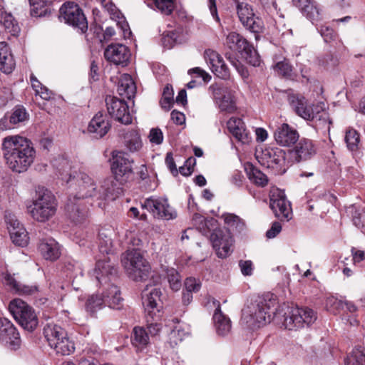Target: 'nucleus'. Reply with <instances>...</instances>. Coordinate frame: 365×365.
I'll return each instance as SVG.
<instances>
[{
	"label": "nucleus",
	"instance_id": "obj_1",
	"mask_svg": "<svg viewBox=\"0 0 365 365\" xmlns=\"http://www.w3.org/2000/svg\"><path fill=\"white\" fill-rule=\"evenodd\" d=\"M2 150L6 163L13 172H26L34 163L36 152L33 143L21 135L5 137Z\"/></svg>",
	"mask_w": 365,
	"mask_h": 365
},
{
	"label": "nucleus",
	"instance_id": "obj_2",
	"mask_svg": "<svg viewBox=\"0 0 365 365\" xmlns=\"http://www.w3.org/2000/svg\"><path fill=\"white\" fill-rule=\"evenodd\" d=\"M75 195L69 197L66 205L68 217L76 224L83 222L88 217V210L82 205L81 199L96 197L98 190L93 179L86 173H80L76 181Z\"/></svg>",
	"mask_w": 365,
	"mask_h": 365
},
{
	"label": "nucleus",
	"instance_id": "obj_3",
	"mask_svg": "<svg viewBox=\"0 0 365 365\" xmlns=\"http://www.w3.org/2000/svg\"><path fill=\"white\" fill-rule=\"evenodd\" d=\"M276 304L272 294H268L259 297L255 303L242 309L241 325L248 329H255L269 322L271 311Z\"/></svg>",
	"mask_w": 365,
	"mask_h": 365
},
{
	"label": "nucleus",
	"instance_id": "obj_4",
	"mask_svg": "<svg viewBox=\"0 0 365 365\" xmlns=\"http://www.w3.org/2000/svg\"><path fill=\"white\" fill-rule=\"evenodd\" d=\"M289 101L296 113L306 120L312 121L320 128L330 129L331 121L324 103L309 106L302 95H291Z\"/></svg>",
	"mask_w": 365,
	"mask_h": 365
},
{
	"label": "nucleus",
	"instance_id": "obj_5",
	"mask_svg": "<svg viewBox=\"0 0 365 365\" xmlns=\"http://www.w3.org/2000/svg\"><path fill=\"white\" fill-rule=\"evenodd\" d=\"M57 206L56 198L51 191L43 186H38L31 205L28 207V212L35 221L46 222L55 215Z\"/></svg>",
	"mask_w": 365,
	"mask_h": 365
},
{
	"label": "nucleus",
	"instance_id": "obj_6",
	"mask_svg": "<svg viewBox=\"0 0 365 365\" xmlns=\"http://www.w3.org/2000/svg\"><path fill=\"white\" fill-rule=\"evenodd\" d=\"M121 262L129 277L136 281H145L150 273V266L138 250H128L122 255Z\"/></svg>",
	"mask_w": 365,
	"mask_h": 365
},
{
	"label": "nucleus",
	"instance_id": "obj_7",
	"mask_svg": "<svg viewBox=\"0 0 365 365\" xmlns=\"http://www.w3.org/2000/svg\"><path fill=\"white\" fill-rule=\"evenodd\" d=\"M9 310L15 321L24 329L32 331L38 324L35 310L21 299H14L9 304Z\"/></svg>",
	"mask_w": 365,
	"mask_h": 365
},
{
	"label": "nucleus",
	"instance_id": "obj_8",
	"mask_svg": "<svg viewBox=\"0 0 365 365\" xmlns=\"http://www.w3.org/2000/svg\"><path fill=\"white\" fill-rule=\"evenodd\" d=\"M316 319V313L312 309L292 305L284 312L283 324L286 329L292 330L303 327L304 324L309 325Z\"/></svg>",
	"mask_w": 365,
	"mask_h": 365
},
{
	"label": "nucleus",
	"instance_id": "obj_9",
	"mask_svg": "<svg viewBox=\"0 0 365 365\" xmlns=\"http://www.w3.org/2000/svg\"><path fill=\"white\" fill-rule=\"evenodd\" d=\"M59 19L66 24L85 33L88 29L86 18L78 4L73 2H66L60 8Z\"/></svg>",
	"mask_w": 365,
	"mask_h": 365
},
{
	"label": "nucleus",
	"instance_id": "obj_10",
	"mask_svg": "<svg viewBox=\"0 0 365 365\" xmlns=\"http://www.w3.org/2000/svg\"><path fill=\"white\" fill-rule=\"evenodd\" d=\"M133 160L129 158L127 153L121 151L112 153L111 171L116 181L123 184L131 178Z\"/></svg>",
	"mask_w": 365,
	"mask_h": 365
},
{
	"label": "nucleus",
	"instance_id": "obj_11",
	"mask_svg": "<svg viewBox=\"0 0 365 365\" xmlns=\"http://www.w3.org/2000/svg\"><path fill=\"white\" fill-rule=\"evenodd\" d=\"M209 91L220 111L228 113L236 111V97L232 90L220 84L214 83L210 86Z\"/></svg>",
	"mask_w": 365,
	"mask_h": 365
},
{
	"label": "nucleus",
	"instance_id": "obj_12",
	"mask_svg": "<svg viewBox=\"0 0 365 365\" xmlns=\"http://www.w3.org/2000/svg\"><path fill=\"white\" fill-rule=\"evenodd\" d=\"M4 219L12 242L20 247L26 246L29 237L24 225L19 222L14 214L8 211L5 213Z\"/></svg>",
	"mask_w": 365,
	"mask_h": 365
},
{
	"label": "nucleus",
	"instance_id": "obj_13",
	"mask_svg": "<svg viewBox=\"0 0 365 365\" xmlns=\"http://www.w3.org/2000/svg\"><path fill=\"white\" fill-rule=\"evenodd\" d=\"M143 207L158 218L169 220L177 217L176 212L169 205L168 200L163 197H151L148 198L145 200Z\"/></svg>",
	"mask_w": 365,
	"mask_h": 365
},
{
	"label": "nucleus",
	"instance_id": "obj_14",
	"mask_svg": "<svg viewBox=\"0 0 365 365\" xmlns=\"http://www.w3.org/2000/svg\"><path fill=\"white\" fill-rule=\"evenodd\" d=\"M161 294L160 289L157 287L151 289L147 287L143 290L142 299L146 317H149L152 319L160 317Z\"/></svg>",
	"mask_w": 365,
	"mask_h": 365
},
{
	"label": "nucleus",
	"instance_id": "obj_15",
	"mask_svg": "<svg viewBox=\"0 0 365 365\" xmlns=\"http://www.w3.org/2000/svg\"><path fill=\"white\" fill-rule=\"evenodd\" d=\"M106 103L109 115L115 120L125 125L132 123V116L124 100L108 96L106 98Z\"/></svg>",
	"mask_w": 365,
	"mask_h": 365
},
{
	"label": "nucleus",
	"instance_id": "obj_16",
	"mask_svg": "<svg viewBox=\"0 0 365 365\" xmlns=\"http://www.w3.org/2000/svg\"><path fill=\"white\" fill-rule=\"evenodd\" d=\"M317 153V149L312 140L302 138L296 143L293 149L288 152L289 160L291 163H300L310 160Z\"/></svg>",
	"mask_w": 365,
	"mask_h": 365
},
{
	"label": "nucleus",
	"instance_id": "obj_17",
	"mask_svg": "<svg viewBox=\"0 0 365 365\" xmlns=\"http://www.w3.org/2000/svg\"><path fill=\"white\" fill-rule=\"evenodd\" d=\"M210 240L219 257L225 258L232 252L233 239L229 231L215 230Z\"/></svg>",
	"mask_w": 365,
	"mask_h": 365
},
{
	"label": "nucleus",
	"instance_id": "obj_18",
	"mask_svg": "<svg viewBox=\"0 0 365 365\" xmlns=\"http://www.w3.org/2000/svg\"><path fill=\"white\" fill-rule=\"evenodd\" d=\"M237 14L244 26L253 33H259L262 30V21L256 17L251 6L247 3L237 4Z\"/></svg>",
	"mask_w": 365,
	"mask_h": 365
},
{
	"label": "nucleus",
	"instance_id": "obj_19",
	"mask_svg": "<svg viewBox=\"0 0 365 365\" xmlns=\"http://www.w3.org/2000/svg\"><path fill=\"white\" fill-rule=\"evenodd\" d=\"M0 341L16 349L21 344L19 333L14 324L6 318L0 319Z\"/></svg>",
	"mask_w": 365,
	"mask_h": 365
},
{
	"label": "nucleus",
	"instance_id": "obj_20",
	"mask_svg": "<svg viewBox=\"0 0 365 365\" xmlns=\"http://www.w3.org/2000/svg\"><path fill=\"white\" fill-rule=\"evenodd\" d=\"M270 208L279 218H291L292 209L284 193L281 190L273 192L270 196Z\"/></svg>",
	"mask_w": 365,
	"mask_h": 365
},
{
	"label": "nucleus",
	"instance_id": "obj_21",
	"mask_svg": "<svg viewBox=\"0 0 365 365\" xmlns=\"http://www.w3.org/2000/svg\"><path fill=\"white\" fill-rule=\"evenodd\" d=\"M106 59L115 65L125 66L127 65L130 53L125 45L120 43L110 44L104 51Z\"/></svg>",
	"mask_w": 365,
	"mask_h": 365
},
{
	"label": "nucleus",
	"instance_id": "obj_22",
	"mask_svg": "<svg viewBox=\"0 0 365 365\" xmlns=\"http://www.w3.org/2000/svg\"><path fill=\"white\" fill-rule=\"evenodd\" d=\"M205 58L215 76L222 79L230 77V71L222 57L216 51L208 49L205 51Z\"/></svg>",
	"mask_w": 365,
	"mask_h": 365
},
{
	"label": "nucleus",
	"instance_id": "obj_23",
	"mask_svg": "<svg viewBox=\"0 0 365 365\" xmlns=\"http://www.w3.org/2000/svg\"><path fill=\"white\" fill-rule=\"evenodd\" d=\"M274 138L278 145L290 147L299 140V135L295 128L287 123H282L275 129Z\"/></svg>",
	"mask_w": 365,
	"mask_h": 365
},
{
	"label": "nucleus",
	"instance_id": "obj_24",
	"mask_svg": "<svg viewBox=\"0 0 365 365\" xmlns=\"http://www.w3.org/2000/svg\"><path fill=\"white\" fill-rule=\"evenodd\" d=\"M230 133L242 144H248L252 140L250 133L247 130L243 120L237 117L230 118L227 122Z\"/></svg>",
	"mask_w": 365,
	"mask_h": 365
},
{
	"label": "nucleus",
	"instance_id": "obj_25",
	"mask_svg": "<svg viewBox=\"0 0 365 365\" xmlns=\"http://www.w3.org/2000/svg\"><path fill=\"white\" fill-rule=\"evenodd\" d=\"M326 305L329 308H333L336 310L341 309L345 312L350 313L353 316L349 320L350 324L351 326L359 324V322L356 317L358 307L354 302L348 300L339 299L334 297H329L327 299Z\"/></svg>",
	"mask_w": 365,
	"mask_h": 365
},
{
	"label": "nucleus",
	"instance_id": "obj_26",
	"mask_svg": "<svg viewBox=\"0 0 365 365\" xmlns=\"http://www.w3.org/2000/svg\"><path fill=\"white\" fill-rule=\"evenodd\" d=\"M121 192L122 189L113 179H106L98 190V200H100L98 206L103 207L105 205L103 202V200L107 199L113 200L121 194Z\"/></svg>",
	"mask_w": 365,
	"mask_h": 365
},
{
	"label": "nucleus",
	"instance_id": "obj_27",
	"mask_svg": "<svg viewBox=\"0 0 365 365\" xmlns=\"http://www.w3.org/2000/svg\"><path fill=\"white\" fill-rule=\"evenodd\" d=\"M116 273L117 269L114 264L110 263L109 257L104 256L103 259L97 261L94 274L96 279L100 283L103 282L106 283L110 276H115Z\"/></svg>",
	"mask_w": 365,
	"mask_h": 365
},
{
	"label": "nucleus",
	"instance_id": "obj_28",
	"mask_svg": "<svg viewBox=\"0 0 365 365\" xmlns=\"http://www.w3.org/2000/svg\"><path fill=\"white\" fill-rule=\"evenodd\" d=\"M42 257L49 261H55L61 256L60 245L53 238L44 239L38 245Z\"/></svg>",
	"mask_w": 365,
	"mask_h": 365
},
{
	"label": "nucleus",
	"instance_id": "obj_29",
	"mask_svg": "<svg viewBox=\"0 0 365 365\" xmlns=\"http://www.w3.org/2000/svg\"><path fill=\"white\" fill-rule=\"evenodd\" d=\"M109 121L101 113H98L90 121L88 126V132L93 133L95 138L103 137L109 130Z\"/></svg>",
	"mask_w": 365,
	"mask_h": 365
},
{
	"label": "nucleus",
	"instance_id": "obj_30",
	"mask_svg": "<svg viewBox=\"0 0 365 365\" xmlns=\"http://www.w3.org/2000/svg\"><path fill=\"white\" fill-rule=\"evenodd\" d=\"M262 160H266L268 168L281 167L287 160L285 151L278 148L266 149L262 152Z\"/></svg>",
	"mask_w": 365,
	"mask_h": 365
},
{
	"label": "nucleus",
	"instance_id": "obj_31",
	"mask_svg": "<svg viewBox=\"0 0 365 365\" xmlns=\"http://www.w3.org/2000/svg\"><path fill=\"white\" fill-rule=\"evenodd\" d=\"M217 307L213 314L214 325L218 335L225 336L231 331V321L230 318L221 311L219 302H217Z\"/></svg>",
	"mask_w": 365,
	"mask_h": 365
},
{
	"label": "nucleus",
	"instance_id": "obj_32",
	"mask_svg": "<svg viewBox=\"0 0 365 365\" xmlns=\"http://www.w3.org/2000/svg\"><path fill=\"white\" fill-rule=\"evenodd\" d=\"M104 303L114 309H120L123 307V299L120 296V291L117 286L110 285L103 293Z\"/></svg>",
	"mask_w": 365,
	"mask_h": 365
},
{
	"label": "nucleus",
	"instance_id": "obj_33",
	"mask_svg": "<svg viewBox=\"0 0 365 365\" xmlns=\"http://www.w3.org/2000/svg\"><path fill=\"white\" fill-rule=\"evenodd\" d=\"M0 25L3 26L5 31L11 36H16L20 32L19 24L12 14L6 12L1 6H0Z\"/></svg>",
	"mask_w": 365,
	"mask_h": 365
},
{
	"label": "nucleus",
	"instance_id": "obj_34",
	"mask_svg": "<svg viewBox=\"0 0 365 365\" xmlns=\"http://www.w3.org/2000/svg\"><path fill=\"white\" fill-rule=\"evenodd\" d=\"M136 91L135 84L132 77L127 73L123 74L119 80L118 93L128 99L134 96Z\"/></svg>",
	"mask_w": 365,
	"mask_h": 365
},
{
	"label": "nucleus",
	"instance_id": "obj_35",
	"mask_svg": "<svg viewBox=\"0 0 365 365\" xmlns=\"http://www.w3.org/2000/svg\"><path fill=\"white\" fill-rule=\"evenodd\" d=\"M66 333V331L61 327L54 324H47L43 328L44 336L50 346L60 341Z\"/></svg>",
	"mask_w": 365,
	"mask_h": 365
},
{
	"label": "nucleus",
	"instance_id": "obj_36",
	"mask_svg": "<svg viewBox=\"0 0 365 365\" xmlns=\"http://www.w3.org/2000/svg\"><path fill=\"white\" fill-rule=\"evenodd\" d=\"M249 42L239 34L232 31L227 36L225 41V46L234 51L241 52L247 46Z\"/></svg>",
	"mask_w": 365,
	"mask_h": 365
},
{
	"label": "nucleus",
	"instance_id": "obj_37",
	"mask_svg": "<svg viewBox=\"0 0 365 365\" xmlns=\"http://www.w3.org/2000/svg\"><path fill=\"white\" fill-rule=\"evenodd\" d=\"M189 328L185 324L178 323L172 329L168 336V343L171 347H175L188 334Z\"/></svg>",
	"mask_w": 365,
	"mask_h": 365
},
{
	"label": "nucleus",
	"instance_id": "obj_38",
	"mask_svg": "<svg viewBox=\"0 0 365 365\" xmlns=\"http://www.w3.org/2000/svg\"><path fill=\"white\" fill-rule=\"evenodd\" d=\"M124 145L132 153L140 150L143 143L139 133L135 130L128 131L124 135Z\"/></svg>",
	"mask_w": 365,
	"mask_h": 365
},
{
	"label": "nucleus",
	"instance_id": "obj_39",
	"mask_svg": "<svg viewBox=\"0 0 365 365\" xmlns=\"http://www.w3.org/2000/svg\"><path fill=\"white\" fill-rule=\"evenodd\" d=\"M113 231L109 229H102L98 234V248L103 255H109L112 251L113 241L111 236Z\"/></svg>",
	"mask_w": 365,
	"mask_h": 365
},
{
	"label": "nucleus",
	"instance_id": "obj_40",
	"mask_svg": "<svg viewBox=\"0 0 365 365\" xmlns=\"http://www.w3.org/2000/svg\"><path fill=\"white\" fill-rule=\"evenodd\" d=\"M245 170L248 178L255 185L261 187H264L267 185V177L252 164L247 165Z\"/></svg>",
	"mask_w": 365,
	"mask_h": 365
},
{
	"label": "nucleus",
	"instance_id": "obj_41",
	"mask_svg": "<svg viewBox=\"0 0 365 365\" xmlns=\"http://www.w3.org/2000/svg\"><path fill=\"white\" fill-rule=\"evenodd\" d=\"M31 14L34 16H44L51 11V0H29Z\"/></svg>",
	"mask_w": 365,
	"mask_h": 365
},
{
	"label": "nucleus",
	"instance_id": "obj_42",
	"mask_svg": "<svg viewBox=\"0 0 365 365\" xmlns=\"http://www.w3.org/2000/svg\"><path fill=\"white\" fill-rule=\"evenodd\" d=\"M58 354L65 356L72 354L75 350L74 344L68 337L67 333L66 335L61 338L53 346H51Z\"/></svg>",
	"mask_w": 365,
	"mask_h": 365
},
{
	"label": "nucleus",
	"instance_id": "obj_43",
	"mask_svg": "<svg viewBox=\"0 0 365 365\" xmlns=\"http://www.w3.org/2000/svg\"><path fill=\"white\" fill-rule=\"evenodd\" d=\"M346 365H365V348L355 347L344 360Z\"/></svg>",
	"mask_w": 365,
	"mask_h": 365
},
{
	"label": "nucleus",
	"instance_id": "obj_44",
	"mask_svg": "<svg viewBox=\"0 0 365 365\" xmlns=\"http://www.w3.org/2000/svg\"><path fill=\"white\" fill-rule=\"evenodd\" d=\"M133 344L138 348H144L149 344V335L143 327L133 329Z\"/></svg>",
	"mask_w": 365,
	"mask_h": 365
},
{
	"label": "nucleus",
	"instance_id": "obj_45",
	"mask_svg": "<svg viewBox=\"0 0 365 365\" xmlns=\"http://www.w3.org/2000/svg\"><path fill=\"white\" fill-rule=\"evenodd\" d=\"M63 271L70 278H74L83 274L80 263L73 259H67L64 261Z\"/></svg>",
	"mask_w": 365,
	"mask_h": 365
},
{
	"label": "nucleus",
	"instance_id": "obj_46",
	"mask_svg": "<svg viewBox=\"0 0 365 365\" xmlns=\"http://www.w3.org/2000/svg\"><path fill=\"white\" fill-rule=\"evenodd\" d=\"M165 273L170 289L175 292L180 290L182 287V278L179 272L174 268H167Z\"/></svg>",
	"mask_w": 365,
	"mask_h": 365
},
{
	"label": "nucleus",
	"instance_id": "obj_47",
	"mask_svg": "<svg viewBox=\"0 0 365 365\" xmlns=\"http://www.w3.org/2000/svg\"><path fill=\"white\" fill-rule=\"evenodd\" d=\"M222 218L227 226L230 228L235 229L239 232L244 230L245 227L244 221L236 215L226 213L222 215Z\"/></svg>",
	"mask_w": 365,
	"mask_h": 365
},
{
	"label": "nucleus",
	"instance_id": "obj_48",
	"mask_svg": "<svg viewBox=\"0 0 365 365\" xmlns=\"http://www.w3.org/2000/svg\"><path fill=\"white\" fill-rule=\"evenodd\" d=\"M345 142L349 150L351 151L356 150L359 148V143L360 142L359 134L356 130L353 128H349L346 131Z\"/></svg>",
	"mask_w": 365,
	"mask_h": 365
},
{
	"label": "nucleus",
	"instance_id": "obj_49",
	"mask_svg": "<svg viewBox=\"0 0 365 365\" xmlns=\"http://www.w3.org/2000/svg\"><path fill=\"white\" fill-rule=\"evenodd\" d=\"M243 49L240 53L244 56L247 62L253 66H258L260 64V58L257 51L255 48L247 43V46Z\"/></svg>",
	"mask_w": 365,
	"mask_h": 365
},
{
	"label": "nucleus",
	"instance_id": "obj_50",
	"mask_svg": "<svg viewBox=\"0 0 365 365\" xmlns=\"http://www.w3.org/2000/svg\"><path fill=\"white\" fill-rule=\"evenodd\" d=\"M104 304L103 296L101 297L98 295H92L87 299L86 309L87 312L93 314L102 309Z\"/></svg>",
	"mask_w": 365,
	"mask_h": 365
},
{
	"label": "nucleus",
	"instance_id": "obj_51",
	"mask_svg": "<svg viewBox=\"0 0 365 365\" xmlns=\"http://www.w3.org/2000/svg\"><path fill=\"white\" fill-rule=\"evenodd\" d=\"M317 64L324 69L334 68L338 64V60L331 53H327L319 56L317 59Z\"/></svg>",
	"mask_w": 365,
	"mask_h": 365
},
{
	"label": "nucleus",
	"instance_id": "obj_52",
	"mask_svg": "<svg viewBox=\"0 0 365 365\" xmlns=\"http://www.w3.org/2000/svg\"><path fill=\"white\" fill-rule=\"evenodd\" d=\"M176 0H154L156 8L165 15H170L175 8Z\"/></svg>",
	"mask_w": 365,
	"mask_h": 365
},
{
	"label": "nucleus",
	"instance_id": "obj_53",
	"mask_svg": "<svg viewBox=\"0 0 365 365\" xmlns=\"http://www.w3.org/2000/svg\"><path fill=\"white\" fill-rule=\"evenodd\" d=\"M294 4L298 7L303 13L307 10L308 7H311L312 11H309V16L315 17L317 16V7L315 3L312 0H293Z\"/></svg>",
	"mask_w": 365,
	"mask_h": 365
},
{
	"label": "nucleus",
	"instance_id": "obj_54",
	"mask_svg": "<svg viewBox=\"0 0 365 365\" xmlns=\"http://www.w3.org/2000/svg\"><path fill=\"white\" fill-rule=\"evenodd\" d=\"M16 66L13 55L2 56L0 59V71L6 74L11 73Z\"/></svg>",
	"mask_w": 365,
	"mask_h": 365
},
{
	"label": "nucleus",
	"instance_id": "obj_55",
	"mask_svg": "<svg viewBox=\"0 0 365 365\" xmlns=\"http://www.w3.org/2000/svg\"><path fill=\"white\" fill-rule=\"evenodd\" d=\"M173 103V91L169 86H166L163 90L160 104L163 108L168 110Z\"/></svg>",
	"mask_w": 365,
	"mask_h": 365
},
{
	"label": "nucleus",
	"instance_id": "obj_56",
	"mask_svg": "<svg viewBox=\"0 0 365 365\" xmlns=\"http://www.w3.org/2000/svg\"><path fill=\"white\" fill-rule=\"evenodd\" d=\"M27 119V113L26 110L23 107H16L11 113L9 122L11 124L16 125L18 123H22Z\"/></svg>",
	"mask_w": 365,
	"mask_h": 365
},
{
	"label": "nucleus",
	"instance_id": "obj_57",
	"mask_svg": "<svg viewBox=\"0 0 365 365\" xmlns=\"http://www.w3.org/2000/svg\"><path fill=\"white\" fill-rule=\"evenodd\" d=\"M147 318V329L148 334L151 336H155L159 334L162 329V324L155 322L159 318H155V319H152L149 317Z\"/></svg>",
	"mask_w": 365,
	"mask_h": 365
},
{
	"label": "nucleus",
	"instance_id": "obj_58",
	"mask_svg": "<svg viewBox=\"0 0 365 365\" xmlns=\"http://www.w3.org/2000/svg\"><path fill=\"white\" fill-rule=\"evenodd\" d=\"M275 71L283 76H289L292 72V67L287 61H279L274 66Z\"/></svg>",
	"mask_w": 365,
	"mask_h": 365
},
{
	"label": "nucleus",
	"instance_id": "obj_59",
	"mask_svg": "<svg viewBox=\"0 0 365 365\" xmlns=\"http://www.w3.org/2000/svg\"><path fill=\"white\" fill-rule=\"evenodd\" d=\"M185 291L190 292H197L201 287V283L199 279L194 277H187L185 281Z\"/></svg>",
	"mask_w": 365,
	"mask_h": 365
},
{
	"label": "nucleus",
	"instance_id": "obj_60",
	"mask_svg": "<svg viewBox=\"0 0 365 365\" xmlns=\"http://www.w3.org/2000/svg\"><path fill=\"white\" fill-rule=\"evenodd\" d=\"M148 138L151 143L160 145L163 143V132L159 128H152L148 135Z\"/></svg>",
	"mask_w": 365,
	"mask_h": 365
},
{
	"label": "nucleus",
	"instance_id": "obj_61",
	"mask_svg": "<svg viewBox=\"0 0 365 365\" xmlns=\"http://www.w3.org/2000/svg\"><path fill=\"white\" fill-rule=\"evenodd\" d=\"M38 292V287L35 285L29 286L19 284V286L15 291L19 294L22 295H34Z\"/></svg>",
	"mask_w": 365,
	"mask_h": 365
},
{
	"label": "nucleus",
	"instance_id": "obj_62",
	"mask_svg": "<svg viewBox=\"0 0 365 365\" xmlns=\"http://www.w3.org/2000/svg\"><path fill=\"white\" fill-rule=\"evenodd\" d=\"M239 267L241 272L245 276H250L253 272V264L250 260H240Z\"/></svg>",
	"mask_w": 365,
	"mask_h": 365
},
{
	"label": "nucleus",
	"instance_id": "obj_63",
	"mask_svg": "<svg viewBox=\"0 0 365 365\" xmlns=\"http://www.w3.org/2000/svg\"><path fill=\"white\" fill-rule=\"evenodd\" d=\"M165 164L174 176H176L178 174V170L177 169V166L171 153H167L165 157Z\"/></svg>",
	"mask_w": 365,
	"mask_h": 365
},
{
	"label": "nucleus",
	"instance_id": "obj_64",
	"mask_svg": "<svg viewBox=\"0 0 365 365\" xmlns=\"http://www.w3.org/2000/svg\"><path fill=\"white\" fill-rule=\"evenodd\" d=\"M3 275L4 281L6 285L9 286L12 291L15 292L19 286V282H18L14 279V277L9 273L3 274Z\"/></svg>",
	"mask_w": 365,
	"mask_h": 365
}]
</instances>
